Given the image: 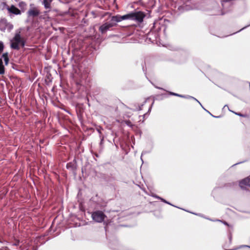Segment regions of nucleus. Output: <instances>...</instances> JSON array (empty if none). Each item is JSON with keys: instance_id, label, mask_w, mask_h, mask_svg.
I'll use <instances>...</instances> for the list:
<instances>
[{"instance_id": "f257e3e1", "label": "nucleus", "mask_w": 250, "mask_h": 250, "mask_svg": "<svg viewBox=\"0 0 250 250\" xmlns=\"http://www.w3.org/2000/svg\"><path fill=\"white\" fill-rule=\"evenodd\" d=\"M20 45L24 47L25 41L21 37V32L17 31L14 37L10 40V47L13 49L19 50Z\"/></svg>"}, {"instance_id": "f03ea898", "label": "nucleus", "mask_w": 250, "mask_h": 250, "mask_svg": "<svg viewBox=\"0 0 250 250\" xmlns=\"http://www.w3.org/2000/svg\"><path fill=\"white\" fill-rule=\"evenodd\" d=\"M123 20H131L138 22H142L146 17L145 14L142 11L130 12L127 14L122 16Z\"/></svg>"}, {"instance_id": "7ed1b4c3", "label": "nucleus", "mask_w": 250, "mask_h": 250, "mask_svg": "<svg viewBox=\"0 0 250 250\" xmlns=\"http://www.w3.org/2000/svg\"><path fill=\"white\" fill-rule=\"evenodd\" d=\"M92 219L98 223H101L104 221L106 216L102 211L98 210L93 212L91 215Z\"/></svg>"}, {"instance_id": "20e7f679", "label": "nucleus", "mask_w": 250, "mask_h": 250, "mask_svg": "<svg viewBox=\"0 0 250 250\" xmlns=\"http://www.w3.org/2000/svg\"><path fill=\"white\" fill-rule=\"evenodd\" d=\"M13 29V25L8 22L6 20L2 19L0 21V30L1 31L5 32L7 31L9 32Z\"/></svg>"}, {"instance_id": "39448f33", "label": "nucleus", "mask_w": 250, "mask_h": 250, "mask_svg": "<svg viewBox=\"0 0 250 250\" xmlns=\"http://www.w3.org/2000/svg\"><path fill=\"white\" fill-rule=\"evenodd\" d=\"M114 24L112 23V22L110 20L109 21L106 22L104 24H103L99 27V31L102 33H104L106 32L109 29L112 27H114Z\"/></svg>"}, {"instance_id": "423d86ee", "label": "nucleus", "mask_w": 250, "mask_h": 250, "mask_svg": "<svg viewBox=\"0 0 250 250\" xmlns=\"http://www.w3.org/2000/svg\"><path fill=\"white\" fill-rule=\"evenodd\" d=\"M250 178L247 177L241 181L239 183L240 187L242 189H246L247 187H250Z\"/></svg>"}, {"instance_id": "0eeeda50", "label": "nucleus", "mask_w": 250, "mask_h": 250, "mask_svg": "<svg viewBox=\"0 0 250 250\" xmlns=\"http://www.w3.org/2000/svg\"><path fill=\"white\" fill-rule=\"evenodd\" d=\"M40 11L37 8L33 7L30 8L27 11V15L28 17H34L38 16L40 14Z\"/></svg>"}, {"instance_id": "6e6552de", "label": "nucleus", "mask_w": 250, "mask_h": 250, "mask_svg": "<svg viewBox=\"0 0 250 250\" xmlns=\"http://www.w3.org/2000/svg\"><path fill=\"white\" fill-rule=\"evenodd\" d=\"M111 21L112 23L114 24V26L117 25V23L123 21L122 16L120 15H116L115 16H112L110 20Z\"/></svg>"}, {"instance_id": "1a4fd4ad", "label": "nucleus", "mask_w": 250, "mask_h": 250, "mask_svg": "<svg viewBox=\"0 0 250 250\" xmlns=\"http://www.w3.org/2000/svg\"><path fill=\"white\" fill-rule=\"evenodd\" d=\"M8 11L12 14L18 15L21 14V11L14 5H12L10 7L7 8Z\"/></svg>"}, {"instance_id": "9d476101", "label": "nucleus", "mask_w": 250, "mask_h": 250, "mask_svg": "<svg viewBox=\"0 0 250 250\" xmlns=\"http://www.w3.org/2000/svg\"><path fill=\"white\" fill-rule=\"evenodd\" d=\"M232 3V0H224L222 1V5L224 9Z\"/></svg>"}, {"instance_id": "9b49d317", "label": "nucleus", "mask_w": 250, "mask_h": 250, "mask_svg": "<svg viewBox=\"0 0 250 250\" xmlns=\"http://www.w3.org/2000/svg\"><path fill=\"white\" fill-rule=\"evenodd\" d=\"M53 0H42V3L45 9L50 8V4Z\"/></svg>"}, {"instance_id": "f8f14e48", "label": "nucleus", "mask_w": 250, "mask_h": 250, "mask_svg": "<svg viewBox=\"0 0 250 250\" xmlns=\"http://www.w3.org/2000/svg\"><path fill=\"white\" fill-rule=\"evenodd\" d=\"M4 73V67L2 64V62L0 59V74H3Z\"/></svg>"}, {"instance_id": "ddd939ff", "label": "nucleus", "mask_w": 250, "mask_h": 250, "mask_svg": "<svg viewBox=\"0 0 250 250\" xmlns=\"http://www.w3.org/2000/svg\"><path fill=\"white\" fill-rule=\"evenodd\" d=\"M2 57H3L4 58V61L5 62V63L6 64H7L8 62V61H9V59L7 57V53H5V54H3L2 55Z\"/></svg>"}, {"instance_id": "4468645a", "label": "nucleus", "mask_w": 250, "mask_h": 250, "mask_svg": "<svg viewBox=\"0 0 250 250\" xmlns=\"http://www.w3.org/2000/svg\"><path fill=\"white\" fill-rule=\"evenodd\" d=\"M185 98H189V99H193L194 100H195L196 101H197L200 105L201 106L204 108V107H203L202 105L200 103V102L197 100L196 98L192 97V96H188L187 97L185 96Z\"/></svg>"}, {"instance_id": "2eb2a0df", "label": "nucleus", "mask_w": 250, "mask_h": 250, "mask_svg": "<svg viewBox=\"0 0 250 250\" xmlns=\"http://www.w3.org/2000/svg\"><path fill=\"white\" fill-rule=\"evenodd\" d=\"M3 48H4L3 43L2 42L0 41V54L2 51Z\"/></svg>"}, {"instance_id": "dca6fc26", "label": "nucleus", "mask_w": 250, "mask_h": 250, "mask_svg": "<svg viewBox=\"0 0 250 250\" xmlns=\"http://www.w3.org/2000/svg\"><path fill=\"white\" fill-rule=\"evenodd\" d=\"M160 200H161L162 201H163V202L165 203H167V204H169V205H171V204L170 203H169V202H167L166 200H165V199H163V198H161Z\"/></svg>"}, {"instance_id": "f3484780", "label": "nucleus", "mask_w": 250, "mask_h": 250, "mask_svg": "<svg viewBox=\"0 0 250 250\" xmlns=\"http://www.w3.org/2000/svg\"><path fill=\"white\" fill-rule=\"evenodd\" d=\"M151 196H152V197H153L155 198L159 199H160H160H161V197H159V196H157V195H155V194H153V195H152Z\"/></svg>"}, {"instance_id": "a211bd4d", "label": "nucleus", "mask_w": 250, "mask_h": 250, "mask_svg": "<svg viewBox=\"0 0 250 250\" xmlns=\"http://www.w3.org/2000/svg\"><path fill=\"white\" fill-rule=\"evenodd\" d=\"M151 196H152V197H153L155 198L159 199H160H160H161V197H159V196H157V195H155V194H153V195H152Z\"/></svg>"}, {"instance_id": "6ab92c4d", "label": "nucleus", "mask_w": 250, "mask_h": 250, "mask_svg": "<svg viewBox=\"0 0 250 250\" xmlns=\"http://www.w3.org/2000/svg\"><path fill=\"white\" fill-rule=\"evenodd\" d=\"M174 96L180 97H182V98L185 97V96L180 95V94H177V93H176V94H174Z\"/></svg>"}, {"instance_id": "aec40b11", "label": "nucleus", "mask_w": 250, "mask_h": 250, "mask_svg": "<svg viewBox=\"0 0 250 250\" xmlns=\"http://www.w3.org/2000/svg\"><path fill=\"white\" fill-rule=\"evenodd\" d=\"M235 114H236V115H238L239 116H241V117H243L244 116L243 115H242V114H241L240 113H235Z\"/></svg>"}, {"instance_id": "412c9836", "label": "nucleus", "mask_w": 250, "mask_h": 250, "mask_svg": "<svg viewBox=\"0 0 250 250\" xmlns=\"http://www.w3.org/2000/svg\"><path fill=\"white\" fill-rule=\"evenodd\" d=\"M101 129H102V128L101 127H100V128H98V129H97V131H98V132L100 134H101Z\"/></svg>"}, {"instance_id": "4be33fe9", "label": "nucleus", "mask_w": 250, "mask_h": 250, "mask_svg": "<svg viewBox=\"0 0 250 250\" xmlns=\"http://www.w3.org/2000/svg\"><path fill=\"white\" fill-rule=\"evenodd\" d=\"M225 13L224 12H222L220 15H224ZM215 15H220V14H218V13H215L214 14Z\"/></svg>"}, {"instance_id": "5701e85b", "label": "nucleus", "mask_w": 250, "mask_h": 250, "mask_svg": "<svg viewBox=\"0 0 250 250\" xmlns=\"http://www.w3.org/2000/svg\"><path fill=\"white\" fill-rule=\"evenodd\" d=\"M250 25V24L249 25H248L247 26H245V27H244V28H242V29H240L239 31L242 30V29H244V28H246L247 27L249 26Z\"/></svg>"}, {"instance_id": "b1692460", "label": "nucleus", "mask_w": 250, "mask_h": 250, "mask_svg": "<svg viewBox=\"0 0 250 250\" xmlns=\"http://www.w3.org/2000/svg\"><path fill=\"white\" fill-rule=\"evenodd\" d=\"M170 94L171 95H174V94H176L175 93H173V92H170Z\"/></svg>"}, {"instance_id": "393cba45", "label": "nucleus", "mask_w": 250, "mask_h": 250, "mask_svg": "<svg viewBox=\"0 0 250 250\" xmlns=\"http://www.w3.org/2000/svg\"><path fill=\"white\" fill-rule=\"evenodd\" d=\"M223 223L224 224H225L226 225H227V226H229L228 224L226 222H223Z\"/></svg>"}, {"instance_id": "a878e982", "label": "nucleus", "mask_w": 250, "mask_h": 250, "mask_svg": "<svg viewBox=\"0 0 250 250\" xmlns=\"http://www.w3.org/2000/svg\"><path fill=\"white\" fill-rule=\"evenodd\" d=\"M226 106L228 107L227 105H225L224 107V108L226 107Z\"/></svg>"}, {"instance_id": "bb28decb", "label": "nucleus", "mask_w": 250, "mask_h": 250, "mask_svg": "<svg viewBox=\"0 0 250 250\" xmlns=\"http://www.w3.org/2000/svg\"><path fill=\"white\" fill-rule=\"evenodd\" d=\"M150 109H151V107L149 108L148 111H149L150 110Z\"/></svg>"}, {"instance_id": "cd10ccee", "label": "nucleus", "mask_w": 250, "mask_h": 250, "mask_svg": "<svg viewBox=\"0 0 250 250\" xmlns=\"http://www.w3.org/2000/svg\"><path fill=\"white\" fill-rule=\"evenodd\" d=\"M245 247H247L250 248V246H245Z\"/></svg>"}, {"instance_id": "c85d7f7f", "label": "nucleus", "mask_w": 250, "mask_h": 250, "mask_svg": "<svg viewBox=\"0 0 250 250\" xmlns=\"http://www.w3.org/2000/svg\"><path fill=\"white\" fill-rule=\"evenodd\" d=\"M206 111H207V112H208L209 114H210V113H209V112H208V111H207V110H206Z\"/></svg>"}, {"instance_id": "c756f323", "label": "nucleus", "mask_w": 250, "mask_h": 250, "mask_svg": "<svg viewBox=\"0 0 250 250\" xmlns=\"http://www.w3.org/2000/svg\"><path fill=\"white\" fill-rule=\"evenodd\" d=\"M213 116V117H216V116Z\"/></svg>"}]
</instances>
